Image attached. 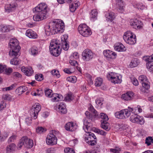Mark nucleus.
<instances>
[{
    "mask_svg": "<svg viewBox=\"0 0 153 153\" xmlns=\"http://www.w3.org/2000/svg\"><path fill=\"white\" fill-rule=\"evenodd\" d=\"M51 26H49V30H45V34L47 36L53 34V33H62L64 30V24L63 21L59 20L53 21Z\"/></svg>",
    "mask_w": 153,
    "mask_h": 153,
    "instance_id": "1",
    "label": "nucleus"
},
{
    "mask_svg": "<svg viewBox=\"0 0 153 153\" xmlns=\"http://www.w3.org/2000/svg\"><path fill=\"white\" fill-rule=\"evenodd\" d=\"M9 45L10 48L9 52V55L10 56L16 57L19 55V51L21 48L19 45V43L17 39H10L9 43Z\"/></svg>",
    "mask_w": 153,
    "mask_h": 153,
    "instance_id": "2",
    "label": "nucleus"
},
{
    "mask_svg": "<svg viewBox=\"0 0 153 153\" xmlns=\"http://www.w3.org/2000/svg\"><path fill=\"white\" fill-rule=\"evenodd\" d=\"M33 145V141L29 139L27 137L24 136L20 140L18 144V148L21 149L23 146L27 148H30Z\"/></svg>",
    "mask_w": 153,
    "mask_h": 153,
    "instance_id": "3",
    "label": "nucleus"
},
{
    "mask_svg": "<svg viewBox=\"0 0 153 153\" xmlns=\"http://www.w3.org/2000/svg\"><path fill=\"white\" fill-rule=\"evenodd\" d=\"M58 132L56 131H52L47 135L46 138V143L48 145L52 146L57 143V138L56 136Z\"/></svg>",
    "mask_w": 153,
    "mask_h": 153,
    "instance_id": "4",
    "label": "nucleus"
},
{
    "mask_svg": "<svg viewBox=\"0 0 153 153\" xmlns=\"http://www.w3.org/2000/svg\"><path fill=\"white\" fill-rule=\"evenodd\" d=\"M132 34L133 33L131 31H127L124 33L123 36L125 41L129 45H134L136 42V36H135L134 37Z\"/></svg>",
    "mask_w": 153,
    "mask_h": 153,
    "instance_id": "5",
    "label": "nucleus"
},
{
    "mask_svg": "<svg viewBox=\"0 0 153 153\" xmlns=\"http://www.w3.org/2000/svg\"><path fill=\"white\" fill-rule=\"evenodd\" d=\"M78 30L82 36L87 37L92 34V32L90 29L85 24L80 25L78 28Z\"/></svg>",
    "mask_w": 153,
    "mask_h": 153,
    "instance_id": "6",
    "label": "nucleus"
},
{
    "mask_svg": "<svg viewBox=\"0 0 153 153\" xmlns=\"http://www.w3.org/2000/svg\"><path fill=\"white\" fill-rule=\"evenodd\" d=\"M108 80L114 84L120 83L122 81L121 79L119 78L118 75L114 72H109L107 75Z\"/></svg>",
    "mask_w": 153,
    "mask_h": 153,
    "instance_id": "7",
    "label": "nucleus"
},
{
    "mask_svg": "<svg viewBox=\"0 0 153 153\" xmlns=\"http://www.w3.org/2000/svg\"><path fill=\"white\" fill-rule=\"evenodd\" d=\"M48 11L47 5L45 3L39 4L33 9V12H40L42 13H45L46 15Z\"/></svg>",
    "mask_w": 153,
    "mask_h": 153,
    "instance_id": "8",
    "label": "nucleus"
},
{
    "mask_svg": "<svg viewBox=\"0 0 153 153\" xmlns=\"http://www.w3.org/2000/svg\"><path fill=\"white\" fill-rule=\"evenodd\" d=\"M130 120L132 122L143 125L145 123V120L143 117L137 115V114H133L130 117Z\"/></svg>",
    "mask_w": 153,
    "mask_h": 153,
    "instance_id": "9",
    "label": "nucleus"
},
{
    "mask_svg": "<svg viewBox=\"0 0 153 153\" xmlns=\"http://www.w3.org/2000/svg\"><path fill=\"white\" fill-rule=\"evenodd\" d=\"M41 108V106L39 103L33 106L30 112L32 118L34 119L37 118L38 113L40 111Z\"/></svg>",
    "mask_w": 153,
    "mask_h": 153,
    "instance_id": "10",
    "label": "nucleus"
},
{
    "mask_svg": "<svg viewBox=\"0 0 153 153\" xmlns=\"http://www.w3.org/2000/svg\"><path fill=\"white\" fill-rule=\"evenodd\" d=\"M82 56L84 60L89 61L93 58L94 54L91 51L87 49L83 51Z\"/></svg>",
    "mask_w": 153,
    "mask_h": 153,
    "instance_id": "11",
    "label": "nucleus"
},
{
    "mask_svg": "<svg viewBox=\"0 0 153 153\" xmlns=\"http://www.w3.org/2000/svg\"><path fill=\"white\" fill-rule=\"evenodd\" d=\"M85 114L87 118L88 119V120H85L84 122V126H83V128L85 131V128L88 130L90 128V126L91 125L90 123V120H92L93 118V116L91 115L90 113L88 111H86Z\"/></svg>",
    "mask_w": 153,
    "mask_h": 153,
    "instance_id": "12",
    "label": "nucleus"
},
{
    "mask_svg": "<svg viewBox=\"0 0 153 153\" xmlns=\"http://www.w3.org/2000/svg\"><path fill=\"white\" fill-rule=\"evenodd\" d=\"M139 80L143 86L145 87L146 88L150 87L148 79L146 76L144 75L140 76L139 77Z\"/></svg>",
    "mask_w": 153,
    "mask_h": 153,
    "instance_id": "13",
    "label": "nucleus"
},
{
    "mask_svg": "<svg viewBox=\"0 0 153 153\" xmlns=\"http://www.w3.org/2000/svg\"><path fill=\"white\" fill-rule=\"evenodd\" d=\"M134 110L132 109V108L128 107L127 108L123 109L121 110V112L123 115V119H125L128 118L131 115L132 111H134Z\"/></svg>",
    "mask_w": 153,
    "mask_h": 153,
    "instance_id": "14",
    "label": "nucleus"
},
{
    "mask_svg": "<svg viewBox=\"0 0 153 153\" xmlns=\"http://www.w3.org/2000/svg\"><path fill=\"white\" fill-rule=\"evenodd\" d=\"M35 13H38L35 14L33 16V19L34 21H41L46 18V14L45 13H42L40 12H34Z\"/></svg>",
    "mask_w": 153,
    "mask_h": 153,
    "instance_id": "15",
    "label": "nucleus"
},
{
    "mask_svg": "<svg viewBox=\"0 0 153 153\" xmlns=\"http://www.w3.org/2000/svg\"><path fill=\"white\" fill-rule=\"evenodd\" d=\"M103 54L107 58L112 59H115L117 56V54L109 50L104 51Z\"/></svg>",
    "mask_w": 153,
    "mask_h": 153,
    "instance_id": "16",
    "label": "nucleus"
},
{
    "mask_svg": "<svg viewBox=\"0 0 153 153\" xmlns=\"http://www.w3.org/2000/svg\"><path fill=\"white\" fill-rule=\"evenodd\" d=\"M58 108V111L62 114H65L67 112L66 105L63 102L58 103L56 105Z\"/></svg>",
    "mask_w": 153,
    "mask_h": 153,
    "instance_id": "17",
    "label": "nucleus"
},
{
    "mask_svg": "<svg viewBox=\"0 0 153 153\" xmlns=\"http://www.w3.org/2000/svg\"><path fill=\"white\" fill-rule=\"evenodd\" d=\"M68 36L66 35H63L61 38L62 47L63 49L65 51L67 50L69 48V45L68 44L67 40Z\"/></svg>",
    "mask_w": 153,
    "mask_h": 153,
    "instance_id": "18",
    "label": "nucleus"
},
{
    "mask_svg": "<svg viewBox=\"0 0 153 153\" xmlns=\"http://www.w3.org/2000/svg\"><path fill=\"white\" fill-rule=\"evenodd\" d=\"M142 22L137 19L134 20H131L130 22V25L133 27L135 29H140L142 28L141 25Z\"/></svg>",
    "mask_w": 153,
    "mask_h": 153,
    "instance_id": "19",
    "label": "nucleus"
},
{
    "mask_svg": "<svg viewBox=\"0 0 153 153\" xmlns=\"http://www.w3.org/2000/svg\"><path fill=\"white\" fill-rule=\"evenodd\" d=\"M53 45L51 46V48H50V52L51 54L55 56H58L60 54L62 50V48H55L53 47Z\"/></svg>",
    "mask_w": 153,
    "mask_h": 153,
    "instance_id": "20",
    "label": "nucleus"
},
{
    "mask_svg": "<svg viewBox=\"0 0 153 153\" xmlns=\"http://www.w3.org/2000/svg\"><path fill=\"white\" fill-rule=\"evenodd\" d=\"M65 127V129L69 131H74L76 128L75 125L72 122H68L66 123Z\"/></svg>",
    "mask_w": 153,
    "mask_h": 153,
    "instance_id": "21",
    "label": "nucleus"
},
{
    "mask_svg": "<svg viewBox=\"0 0 153 153\" xmlns=\"http://www.w3.org/2000/svg\"><path fill=\"white\" fill-rule=\"evenodd\" d=\"M134 93L131 91H129L125 94H123L122 98L125 100H130L132 99L133 97Z\"/></svg>",
    "mask_w": 153,
    "mask_h": 153,
    "instance_id": "22",
    "label": "nucleus"
},
{
    "mask_svg": "<svg viewBox=\"0 0 153 153\" xmlns=\"http://www.w3.org/2000/svg\"><path fill=\"white\" fill-rule=\"evenodd\" d=\"M21 70L26 75L28 76H31L33 73V71L30 67L26 68L22 67L21 68Z\"/></svg>",
    "mask_w": 153,
    "mask_h": 153,
    "instance_id": "23",
    "label": "nucleus"
},
{
    "mask_svg": "<svg viewBox=\"0 0 153 153\" xmlns=\"http://www.w3.org/2000/svg\"><path fill=\"white\" fill-rule=\"evenodd\" d=\"M60 41L59 40L57 39H53L52 40L50 43V48H51L52 45H53L52 47H54L55 48H62L60 47Z\"/></svg>",
    "mask_w": 153,
    "mask_h": 153,
    "instance_id": "24",
    "label": "nucleus"
},
{
    "mask_svg": "<svg viewBox=\"0 0 153 153\" xmlns=\"http://www.w3.org/2000/svg\"><path fill=\"white\" fill-rule=\"evenodd\" d=\"M26 35L30 38L36 39L37 37V35L36 32L31 29H28L26 30Z\"/></svg>",
    "mask_w": 153,
    "mask_h": 153,
    "instance_id": "25",
    "label": "nucleus"
},
{
    "mask_svg": "<svg viewBox=\"0 0 153 153\" xmlns=\"http://www.w3.org/2000/svg\"><path fill=\"white\" fill-rule=\"evenodd\" d=\"M17 5L16 4H7L5 7V10L8 13L13 11L16 9Z\"/></svg>",
    "mask_w": 153,
    "mask_h": 153,
    "instance_id": "26",
    "label": "nucleus"
},
{
    "mask_svg": "<svg viewBox=\"0 0 153 153\" xmlns=\"http://www.w3.org/2000/svg\"><path fill=\"white\" fill-rule=\"evenodd\" d=\"M114 49L119 52L124 51L126 50V48L121 43H117L114 46Z\"/></svg>",
    "mask_w": 153,
    "mask_h": 153,
    "instance_id": "27",
    "label": "nucleus"
},
{
    "mask_svg": "<svg viewBox=\"0 0 153 153\" xmlns=\"http://www.w3.org/2000/svg\"><path fill=\"white\" fill-rule=\"evenodd\" d=\"M63 98V97L62 95L57 94H54L53 98L51 99V100L53 102H59L62 100Z\"/></svg>",
    "mask_w": 153,
    "mask_h": 153,
    "instance_id": "28",
    "label": "nucleus"
},
{
    "mask_svg": "<svg viewBox=\"0 0 153 153\" xmlns=\"http://www.w3.org/2000/svg\"><path fill=\"white\" fill-rule=\"evenodd\" d=\"M87 137H85V141L90 140H96L97 139L96 136L94 134L91 132H87L86 134Z\"/></svg>",
    "mask_w": 153,
    "mask_h": 153,
    "instance_id": "29",
    "label": "nucleus"
},
{
    "mask_svg": "<svg viewBox=\"0 0 153 153\" xmlns=\"http://www.w3.org/2000/svg\"><path fill=\"white\" fill-rule=\"evenodd\" d=\"M10 26L2 25H0V31L1 32H7L10 30Z\"/></svg>",
    "mask_w": 153,
    "mask_h": 153,
    "instance_id": "30",
    "label": "nucleus"
},
{
    "mask_svg": "<svg viewBox=\"0 0 153 153\" xmlns=\"http://www.w3.org/2000/svg\"><path fill=\"white\" fill-rule=\"evenodd\" d=\"M101 122V127L102 128L107 131H108L110 129L109 124L107 121H102Z\"/></svg>",
    "mask_w": 153,
    "mask_h": 153,
    "instance_id": "31",
    "label": "nucleus"
},
{
    "mask_svg": "<svg viewBox=\"0 0 153 153\" xmlns=\"http://www.w3.org/2000/svg\"><path fill=\"white\" fill-rule=\"evenodd\" d=\"M16 145L14 143H11L8 145L6 148L7 153H10L15 150Z\"/></svg>",
    "mask_w": 153,
    "mask_h": 153,
    "instance_id": "32",
    "label": "nucleus"
},
{
    "mask_svg": "<svg viewBox=\"0 0 153 153\" xmlns=\"http://www.w3.org/2000/svg\"><path fill=\"white\" fill-rule=\"evenodd\" d=\"M27 90V87L25 86H20L18 88L16 91L19 93V94H22Z\"/></svg>",
    "mask_w": 153,
    "mask_h": 153,
    "instance_id": "33",
    "label": "nucleus"
},
{
    "mask_svg": "<svg viewBox=\"0 0 153 153\" xmlns=\"http://www.w3.org/2000/svg\"><path fill=\"white\" fill-rule=\"evenodd\" d=\"M114 13L112 12L108 13L106 16V20L108 21L111 22L115 18Z\"/></svg>",
    "mask_w": 153,
    "mask_h": 153,
    "instance_id": "34",
    "label": "nucleus"
},
{
    "mask_svg": "<svg viewBox=\"0 0 153 153\" xmlns=\"http://www.w3.org/2000/svg\"><path fill=\"white\" fill-rule=\"evenodd\" d=\"M139 63V60L136 58L132 59L130 64L129 66L131 68H133L137 66Z\"/></svg>",
    "mask_w": 153,
    "mask_h": 153,
    "instance_id": "35",
    "label": "nucleus"
},
{
    "mask_svg": "<svg viewBox=\"0 0 153 153\" xmlns=\"http://www.w3.org/2000/svg\"><path fill=\"white\" fill-rule=\"evenodd\" d=\"M52 90L49 88L45 89V96L48 97H53V94H52Z\"/></svg>",
    "mask_w": 153,
    "mask_h": 153,
    "instance_id": "36",
    "label": "nucleus"
},
{
    "mask_svg": "<svg viewBox=\"0 0 153 153\" xmlns=\"http://www.w3.org/2000/svg\"><path fill=\"white\" fill-rule=\"evenodd\" d=\"M102 83V79L100 77H98L96 79L95 81V85L96 87L100 86Z\"/></svg>",
    "mask_w": 153,
    "mask_h": 153,
    "instance_id": "37",
    "label": "nucleus"
},
{
    "mask_svg": "<svg viewBox=\"0 0 153 153\" xmlns=\"http://www.w3.org/2000/svg\"><path fill=\"white\" fill-rule=\"evenodd\" d=\"M78 6V4L77 3H72L70 6V11L72 12H74L76 10Z\"/></svg>",
    "mask_w": 153,
    "mask_h": 153,
    "instance_id": "38",
    "label": "nucleus"
},
{
    "mask_svg": "<svg viewBox=\"0 0 153 153\" xmlns=\"http://www.w3.org/2000/svg\"><path fill=\"white\" fill-rule=\"evenodd\" d=\"M100 118L102 119L101 120V122L102 121H107L108 120V116L105 114L104 113H101L100 114Z\"/></svg>",
    "mask_w": 153,
    "mask_h": 153,
    "instance_id": "39",
    "label": "nucleus"
},
{
    "mask_svg": "<svg viewBox=\"0 0 153 153\" xmlns=\"http://www.w3.org/2000/svg\"><path fill=\"white\" fill-rule=\"evenodd\" d=\"M117 5L119 6L120 10H123V9L124 3L122 0H116Z\"/></svg>",
    "mask_w": 153,
    "mask_h": 153,
    "instance_id": "40",
    "label": "nucleus"
},
{
    "mask_svg": "<svg viewBox=\"0 0 153 153\" xmlns=\"http://www.w3.org/2000/svg\"><path fill=\"white\" fill-rule=\"evenodd\" d=\"M132 109L133 110H134V111H132V114H137V110L139 113H141L142 111V109L140 108V106L139 105H138L137 107H135L134 108H132Z\"/></svg>",
    "mask_w": 153,
    "mask_h": 153,
    "instance_id": "41",
    "label": "nucleus"
},
{
    "mask_svg": "<svg viewBox=\"0 0 153 153\" xmlns=\"http://www.w3.org/2000/svg\"><path fill=\"white\" fill-rule=\"evenodd\" d=\"M51 74L53 76L59 78L60 76V74L59 71L56 69H54L51 71Z\"/></svg>",
    "mask_w": 153,
    "mask_h": 153,
    "instance_id": "42",
    "label": "nucleus"
},
{
    "mask_svg": "<svg viewBox=\"0 0 153 153\" xmlns=\"http://www.w3.org/2000/svg\"><path fill=\"white\" fill-rule=\"evenodd\" d=\"M145 141V143L148 146H149L151 145V143H153V138L152 137H149L146 138Z\"/></svg>",
    "mask_w": 153,
    "mask_h": 153,
    "instance_id": "43",
    "label": "nucleus"
},
{
    "mask_svg": "<svg viewBox=\"0 0 153 153\" xmlns=\"http://www.w3.org/2000/svg\"><path fill=\"white\" fill-rule=\"evenodd\" d=\"M15 57H14V58L10 60V63L11 64L16 65L19 64V60L17 58H16Z\"/></svg>",
    "mask_w": 153,
    "mask_h": 153,
    "instance_id": "44",
    "label": "nucleus"
},
{
    "mask_svg": "<svg viewBox=\"0 0 153 153\" xmlns=\"http://www.w3.org/2000/svg\"><path fill=\"white\" fill-rule=\"evenodd\" d=\"M97 14V10L95 9L92 10L91 14V18L92 19H96Z\"/></svg>",
    "mask_w": 153,
    "mask_h": 153,
    "instance_id": "45",
    "label": "nucleus"
},
{
    "mask_svg": "<svg viewBox=\"0 0 153 153\" xmlns=\"http://www.w3.org/2000/svg\"><path fill=\"white\" fill-rule=\"evenodd\" d=\"M32 55H35L38 53V48L36 47H32L30 49Z\"/></svg>",
    "mask_w": 153,
    "mask_h": 153,
    "instance_id": "46",
    "label": "nucleus"
},
{
    "mask_svg": "<svg viewBox=\"0 0 153 153\" xmlns=\"http://www.w3.org/2000/svg\"><path fill=\"white\" fill-rule=\"evenodd\" d=\"M89 109L90 111H91L92 113H94V116L95 117L98 116V113L91 105H90V106L89 108Z\"/></svg>",
    "mask_w": 153,
    "mask_h": 153,
    "instance_id": "47",
    "label": "nucleus"
},
{
    "mask_svg": "<svg viewBox=\"0 0 153 153\" xmlns=\"http://www.w3.org/2000/svg\"><path fill=\"white\" fill-rule=\"evenodd\" d=\"M66 80L68 82L74 83L76 82V78L75 76H70L67 77Z\"/></svg>",
    "mask_w": 153,
    "mask_h": 153,
    "instance_id": "48",
    "label": "nucleus"
},
{
    "mask_svg": "<svg viewBox=\"0 0 153 153\" xmlns=\"http://www.w3.org/2000/svg\"><path fill=\"white\" fill-rule=\"evenodd\" d=\"M115 115L116 117L117 118L121 119H123V115H122V114L121 112V110L120 111L116 112L115 114Z\"/></svg>",
    "mask_w": 153,
    "mask_h": 153,
    "instance_id": "49",
    "label": "nucleus"
},
{
    "mask_svg": "<svg viewBox=\"0 0 153 153\" xmlns=\"http://www.w3.org/2000/svg\"><path fill=\"white\" fill-rule=\"evenodd\" d=\"M146 66L149 71L153 73V63H147Z\"/></svg>",
    "mask_w": 153,
    "mask_h": 153,
    "instance_id": "50",
    "label": "nucleus"
},
{
    "mask_svg": "<svg viewBox=\"0 0 153 153\" xmlns=\"http://www.w3.org/2000/svg\"><path fill=\"white\" fill-rule=\"evenodd\" d=\"M46 131V129L42 127H38L36 129V132L40 134L45 132Z\"/></svg>",
    "mask_w": 153,
    "mask_h": 153,
    "instance_id": "51",
    "label": "nucleus"
},
{
    "mask_svg": "<svg viewBox=\"0 0 153 153\" xmlns=\"http://www.w3.org/2000/svg\"><path fill=\"white\" fill-rule=\"evenodd\" d=\"M4 74H6L7 75H9L13 71V69L12 68H6L5 67V68L4 69Z\"/></svg>",
    "mask_w": 153,
    "mask_h": 153,
    "instance_id": "52",
    "label": "nucleus"
},
{
    "mask_svg": "<svg viewBox=\"0 0 153 153\" xmlns=\"http://www.w3.org/2000/svg\"><path fill=\"white\" fill-rule=\"evenodd\" d=\"M64 151L65 153H75L74 150L72 148H65Z\"/></svg>",
    "mask_w": 153,
    "mask_h": 153,
    "instance_id": "53",
    "label": "nucleus"
},
{
    "mask_svg": "<svg viewBox=\"0 0 153 153\" xmlns=\"http://www.w3.org/2000/svg\"><path fill=\"white\" fill-rule=\"evenodd\" d=\"M95 131L98 134L104 136L107 133L106 132L104 131L103 130L96 128L95 129Z\"/></svg>",
    "mask_w": 153,
    "mask_h": 153,
    "instance_id": "54",
    "label": "nucleus"
},
{
    "mask_svg": "<svg viewBox=\"0 0 153 153\" xmlns=\"http://www.w3.org/2000/svg\"><path fill=\"white\" fill-rule=\"evenodd\" d=\"M74 98L73 96L71 94H68L65 97V99L66 101H70L73 100Z\"/></svg>",
    "mask_w": 153,
    "mask_h": 153,
    "instance_id": "55",
    "label": "nucleus"
},
{
    "mask_svg": "<svg viewBox=\"0 0 153 153\" xmlns=\"http://www.w3.org/2000/svg\"><path fill=\"white\" fill-rule=\"evenodd\" d=\"M16 85L15 84H13L9 87L3 88V91H4L12 90L15 87Z\"/></svg>",
    "mask_w": 153,
    "mask_h": 153,
    "instance_id": "56",
    "label": "nucleus"
},
{
    "mask_svg": "<svg viewBox=\"0 0 153 153\" xmlns=\"http://www.w3.org/2000/svg\"><path fill=\"white\" fill-rule=\"evenodd\" d=\"M79 58L78 53L77 52H74L70 57L71 59H76Z\"/></svg>",
    "mask_w": 153,
    "mask_h": 153,
    "instance_id": "57",
    "label": "nucleus"
},
{
    "mask_svg": "<svg viewBox=\"0 0 153 153\" xmlns=\"http://www.w3.org/2000/svg\"><path fill=\"white\" fill-rule=\"evenodd\" d=\"M85 141L87 143L91 146H94L96 143V140H90Z\"/></svg>",
    "mask_w": 153,
    "mask_h": 153,
    "instance_id": "58",
    "label": "nucleus"
},
{
    "mask_svg": "<svg viewBox=\"0 0 153 153\" xmlns=\"http://www.w3.org/2000/svg\"><path fill=\"white\" fill-rule=\"evenodd\" d=\"M147 63L152 62H153V54L151 56H148L146 59Z\"/></svg>",
    "mask_w": 153,
    "mask_h": 153,
    "instance_id": "59",
    "label": "nucleus"
},
{
    "mask_svg": "<svg viewBox=\"0 0 153 153\" xmlns=\"http://www.w3.org/2000/svg\"><path fill=\"white\" fill-rule=\"evenodd\" d=\"M103 100L102 98H100L96 100L95 102L97 105L101 106L103 104L102 102Z\"/></svg>",
    "mask_w": 153,
    "mask_h": 153,
    "instance_id": "60",
    "label": "nucleus"
},
{
    "mask_svg": "<svg viewBox=\"0 0 153 153\" xmlns=\"http://www.w3.org/2000/svg\"><path fill=\"white\" fill-rule=\"evenodd\" d=\"M16 136L15 135H13L10 137L8 140V141L9 143H10L12 142H14V140H16Z\"/></svg>",
    "mask_w": 153,
    "mask_h": 153,
    "instance_id": "61",
    "label": "nucleus"
},
{
    "mask_svg": "<svg viewBox=\"0 0 153 153\" xmlns=\"http://www.w3.org/2000/svg\"><path fill=\"white\" fill-rule=\"evenodd\" d=\"M131 82L135 86L138 85L139 83L137 80L135 78H131Z\"/></svg>",
    "mask_w": 153,
    "mask_h": 153,
    "instance_id": "62",
    "label": "nucleus"
},
{
    "mask_svg": "<svg viewBox=\"0 0 153 153\" xmlns=\"http://www.w3.org/2000/svg\"><path fill=\"white\" fill-rule=\"evenodd\" d=\"M120 150V149L118 147L116 148V149H110V152L113 153H119Z\"/></svg>",
    "mask_w": 153,
    "mask_h": 153,
    "instance_id": "63",
    "label": "nucleus"
},
{
    "mask_svg": "<svg viewBox=\"0 0 153 153\" xmlns=\"http://www.w3.org/2000/svg\"><path fill=\"white\" fill-rule=\"evenodd\" d=\"M55 152L53 148H49L46 149L45 150V153H54Z\"/></svg>",
    "mask_w": 153,
    "mask_h": 153,
    "instance_id": "64",
    "label": "nucleus"
}]
</instances>
